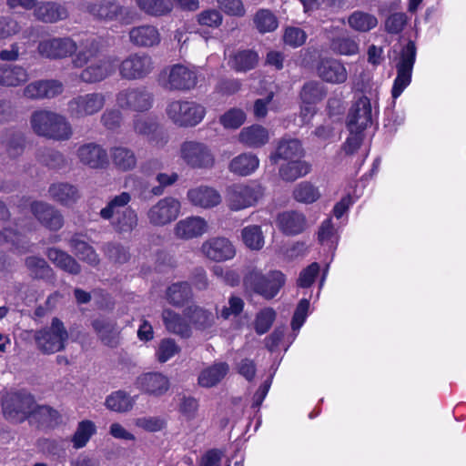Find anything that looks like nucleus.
I'll return each instance as SVG.
<instances>
[{
	"mask_svg": "<svg viewBox=\"0 0 466 466\" xmlns=\"http://www.w3.org/2000/svg\"><path fill=\"white\" fill-rule=\"evenodd\" d=\"M259 56L253 49H239L228 59V65L235 72L245 73L254 69L258 64Z\"/></svg>",
	"mask_w": 466,
	"mask_h": 466,
	"instance_id": "34",
	"label": "nucleus"
},
{
	"mask_svg": "<svg viewBox=\"0 0 466 466\" xmlns=\"http://www.w3.org/2000/svg\"><path fill=\"white\" fill-rule=\"evenodd\" d=\"M7 154L10 157H17L25 150V137L20 131H8L6 138L4 141Z\"/></svg>",
	"mask_w": 466,
	"mask_h": 466,
	"instance_id": "56",
	"label": "nucleus"
},
{
	"mask_svg": "<svg viewBox=\"0 0 466 466\" xmlns=\"http://www.w3.org/2000/svg\"><path fill=\"white\" fill-rule=\"evenodd\" d=\"M46 257L56 267L72 274L78 275L81 272L80 264L71 255L57 248H48L46 252Z\"/></svg>",
	"mask_w": 466,
	"mask_h": 466,
	"instance_id": "39",
	"label": "nucleus"
},
{
	"mask_svg": "<svg viewBox=\"0 0 466 466\" xmlns=\"http://www.w3.org/2000/svg\"><path fill=\"white\" fill-rule=\"evenodd\" d=\"M35 402V397L25 390L6 393L1 402L4 417L11 422L22 423L31 416Z\"/></svg>",
	"mask_w": 466,
	"mask_h": 466,
	"instance_id": "4",
	"label": "nucleus"
},
{
	"mask_svg": "<svg viewBox=\"0 0 466 466\" xmlns=\"http://www.w3.org/2000/svg\"><path fill=\"white\" fill-rule=\"evenodd\" d=\"M180 157L192 168L208 169L215 164V156L204 143L185 141L180 147Z\"/></svg>",
	"mask_w": 466,
	"mask_h": 466,
	"instance_id": "12",
	"label": "nucleus"
},
{
	"mask_svg": "<svg viewBox=\"0 0 466 466\" xmlns=\"http://www.w3.org/2000/svg\"><path fill=\"white\" fill-rule=\"evenodd\" d=\"M417 47L415 42L409 40L400 49L399 60L396 63L397 76L391 88L392 98H398L407 86H410L412 71L416 62Z\"/></svg>",
	"mask_w": 466,
	"mask_h": 466,
	"instance_id": "5",
	"label": "nucleus"
},
{
	"mask_svg": "<svg viewBox=\"0 0 466 466\" xmlns=\"http://www.w3.org/2000/svg\"><path fill=\"white\" fill-rule=\"evenodd\" d=\"M25 265L33 279H50L54 277L52 268L42 258L36 256L27 257L25 260Z\"/></svg>",
	"mask_w": 466,
	"mask_h": 466,
	"instance_id": "49",
	"label": "nucleus"
},
{
	"mask_svg": "<svg viewBox=\"0 0 466 466\" xmlns=\"http://www.w3.org/2000/svg\"><path fill=\"white\" fill-rule=\"evenodd\" d=\"M30 209L42 226L51 231H57L64 226V217L59 210L43 201H33Z\"/></svg>",
	"mask_w": 466,
	"mask_h": 466,
	"instance_id": "21",
	"label": "nucleus"
},
{
	"mask_svg": "<svg viewBox=\"0 0 466 466\" xmlns=\"http://www.w3.org/2000/svg\"><path fill=\"white\" fill-rule=\"evenodd\" d=\"M159 124L154 117H137L134 119V130L137 134L146 136L149 140H154L159 130Z\"/></svg>",
	"mask_w": 466,
	"mask_h": 466,
	"instance_id": "57",
	"label": "nucleus"
},
{
	"mask_svg": "<svg viewBox=\"0 0 466 466\" xmlns=\"http://www.w3.org/2000/svg\"><path fill=\"white\" fill-rule=\"evenodd\" d=\"M193 292L187 281H178L171 284L166 290L167 302L176 307L182 308L191 300Z\"/></svg>",
	"mask_w": 466,
	"mask_h": 466,
	"instance_id": "40",
	"label": "nucleus"
},
{
	"mask_svg": "<svg viewBox=\"0 0 466 466\" xmlns=\"http://www.w3.org/2000/svg\"><path fill=\"white\" fill-rule=\"evenodd\" d=\"M279 230L287 236H296L306 228V217L298 211H285L278 216Z\"/></svg>",
	"mask_w": 466,
	"mask_h": 466,
	"instance_id": "28",
	"label": "nucleus"
},
{
	"mask_svg": "<svg viewBox=\"0 0 466 466\" xmlns=\"http://www.w3.org/2000/svg\"><path fill=\"white\" fill-rule=\"evenodd\" d=\"M184 316L188 321L199 330H205L214 324V314L202 307L198 305H191L187 307L183 311Z\"/></svg>",
	"mask_w": 466,
	"mask_h": 466,
	"instance_id": "42",
	"label": "nucleus"
},
{
	"mask_svg": "<svg viewBox=\"0 0 466 466\" xmlns=\"http://www.w3.org/2000/svg\"><path fill=\"white\" fill-rule=\"evenodd\" d=\"M320 196L319 187L310 181H302L297 184L292 192L293 198L303 204H312L318 201Z\"/></svg>",
	"mask_w": 466,
	"mask_h": 466,
	"instance_id": "48",
	"label": "nucleus"
},
{
	"mask_svg": "<svg viewBox=\"0 0 466 466\" xmlns=\"http://www.w3.org/2000/svg\"><path fill=\"white\" fill-rule=\"evenodd\" d=\"M27 70L18 65H0V86L16 87L27 82Z\"/></svg>",
	"mask_w": 466,
	"mask_h": 466,
	"instance_id": "37",
	"label": "nucleus"
},
{
	"mask_svg": "<svg viewBox=\"0 0 466 466\" xmlns=\"http://www.w3.org/2000/svg\"><path fill=\"white\" fill-rule=\"evenodd\" d=\"M260 185L235 184L228 189V207L232 211H238L255 206L263 197Z\"/></svg>",
	"mask_w": 466,
	"mask_h": 466,
	"instance_id": "11",
	"label": "nucleus"
},
{
	"mask_svg": "<svg viewBox=\"0 0 466 466\" xmlns=\"http://www.w3.org/2000/svg\"><path fill=\"white\" fill-rule=\"evenodd\" d=\"M241 238L245 246L251 250H260L265 244L264 235L258 225L244 227L241 229Z\"/></svg>",
	"mask_w": 466,
	"mask_h": 466,
	"instance_id": "52",
	"label": "nucleus"
},
{
	"mask_svg": "<svg viewBox=\"0 0 466 466\" xmlns=\"http://www.w3.org/2000/svg\"><path fill=\"white\" fill-rule=\"evenodd\" d=\"M311 171V164L300 158L289 160L279 168L280 178L286 182H293L305 177Z\"/></svg>",
	"mask_w": 466,
	"mask_h": 466,
	"instance_id": "41",
	"label": "nucleus"
},
{
	"mask_svg": "<svg viewBox=\"0 0 466 466\" xmlns=\"http://www.w3.org/2000/svg\"><path fill=\"white\" fill-rule=\"evenodd\" d=\"M77 49V44L70 37H52L38 43L37 52L50 60L72 56Z\"/></svg>",
	"mask_w": 466,
	"mask_h": 466,
	"instance_id": "14",
	"label": "nucleus"
},
{
	"mask_svg": "<svg viewBox=\"0 0 466 466\" xmlns=\"http://www.w3.org/2000/svg\"><path fill=\"white\" fill-rule=\"evenodd\" d=\"M30 123L34 132L40 137L64 141L72 136V128L66 118L52 111H35Z\"/></svg>",
	"mask_w": 466,
	"mask_h": 466,
	"instance_id": "2",
	"label": "nucleus"
},
{
	"mask_svg": "<svg viewBox=\"0 0 466 466\" xmlns=\"http://www.w3.org/2000/svg\"><path fill=\"white\" fill-rule=\"evenodd\" d=\"M111 157L114 165L122 171L131 170L137 165L134 152L123 147L113 148Z\"/></svg>",
	"mask_w": 466,
	"mask_h": 466,
	"instance_id": "54",
	"label": "nucleus"
},
{
	"mask_svg": "<svg viewBox=\"0 0 466 466\" xmlns=\"http://www.w3.org/2000/svg\"><path fill=\"white\" fill-rule=\"evenodd\" d=\"M155 96L147 86H128L116 95V105L123 110L144 113L154 105Z\"/></svg>",
	"mask_w": 466,
	"mask_h": 466,
	"instance_id": "6",
	"label": "nucleus"
},
{
	"mask_svg": "<svg viewBox=\"0 0 466 466\" xmlns=\"http://www.w3.org/2000/svg\"><path fill=\"white\" fill-rule=\"evenodd\" d=\"M329 47L335 54L341 56H352L359 52V44L349 35L333 37Z\"/></svg>",
	"mask_w": 466,
	"mask_h": 466,
	"instance_id": "55",
	"label": "nucleus"
},
{
	"mask_svg": "<svg viewBox=\"0 0 466 466\" xmlns=\"http://www.w3.org/2000/svg\"><path fill=\"white\" fill-rule=\"evenodd\" d=\"M68 333L61 319H52L50 327L43 328L35 333V341L44 354H53L65 349Z\"/></svg>",
	"mask_w": 466,
	"mask_h": 466,
	"instance_id": "7",
	"label": "nucleus"
},
{
	"mask_svg": "<svg viewBox=\"0 0 466 466\" xmlns=\"http://www.w3.org/2000/svg\"><path fill=\"white\" fill-rule=\"evenodd\" d=\"M197 22L201 26L218 28L222 25L223 15L218 10L206 9L197 15Z\"/></svg>",
	"mask_w": 466,
	"mask_h": 466,
	"instance_id": "64",
	"label": "nucleus"
},
{
	"mask_svg": "<svg viewBox=\"0 0 466 466\" xmlns=\"http://www.w3.org/2000/svg\"><path fill=\"white\" fill-rule=\"evenodd\" d=\"M96 432V427L92 420H83L79 421L71 438L73 447L76 450L84 448Z\"/></svg>",
	"mask_w": 466,
	"mask_h": 466,
	"instance_id": "50",
	"label": "nucleus"
},
{
	"mask_svg": "<svg viewBox=\"0 0 466 466\" xmlns=\"http://www.w3.org/2000/svg\"><path fill=\"white\" fill-rule=\"evenodd\" d=\"M154 61L147 53L137 52L128 55L118 65V73L127 81L143 80L154 70Z\"/></svg>",
	"mask_w": 466,
	"mask_h": 466,
	"instance_id": "9",
	"label": "nucleus"
},
{
	"mask_svg": "<svg viewBox=\"0 0 466 466\" xmlns=\"http://www.w3.org/2000/svg\"><path fill=\"white\" fill-rule=\"evenodd\" d=\"M307 37L306 32L300 27L287 26L283 34V42L286 46L297 48L305 44Z\"/></svg>",
	"mask_w": 466,
	"mask_h": 466,
	"instance_id": "63",
	"label": "nucleus"
},
{
	"mask_svg": "<svg viewBox=\"0 0 466 466\" xmlns=\"http://www.w3.org/2000/svg\"><path fill=\"white\" fill-rule=\"evenodd\" d=\"M198 84V75L195 69L184 65L176 64L171 66L167 77L170 90L189 91Z\"/></svg>",
	"mask_w": 466,
	"mask_h": 466,
	"instance_id": "22",
	"label": "nucleus"
},
{
	"mask_svg": "<svg viewBox=\"0 0 466 466\" xmlns=\"http://www.w3.org/2000/svg\"><path fill=\"white\" fill-rule=\"evenodd\" d=\"M135 386L143 394L159 398L169 390L170 380L161 372H144L136 379Z\"/></svg>",
	"mask_w": 466,
	"mask_h": 466,
	"instance_id": "17",
	"label": "nucleus"
},
{
	"mask_svg": "<svg viewBox=\"0 0 466 466\" xmlns=\"http://www.w3.org/2000/svg\"><path fill=\"white\" fill-rule=\"evenodd\" d=\"M107 37L98 35H91L82 39L74 53L72 65L75 68H82L89 62L96 59L108 47Z\"/></svg>",
	"mask_w": 466,
	"mask_h": 466,
	"instance_id": "13",
	"label": "nucleus"
},
{
	"mask_svg": "<svg viewBox=\"0 0 466 466\" xmlns=\"http://www.w3.org/2000/svg\"><path fill=\"white\" fill-rule=\"evenodd\" d=\"M228 370L229 366L227 362H215L200 371L198 383L203 388H212L226 377Z\"/></svg>",
	"mask_w": 466,
	"mask_h": 466,
	"instance_id": "38",
	"label": "nucleus"
},
{
	"mask_svg": "<svg viewBox=\"0 0 466 466\" xmlns=\"http://www.w3.org/2000/svg\"><path fill=\"white\" fill-rule=\"evenodd\" d=\"M134 399L124 390H116L108 395L106 399V407L113 411L124 413L132 410L134 406Z\"/></svg>",
	"mask_w": 466,
	"mask_h": 466,
	"instance_id": "47",
	"label": "nucleus"
},
{
	"mask_svg": "<svg viewBox=\"0 0 466 466\" xmlns=\"http://www.w3.org/2000/svg\"><path fill=\"white\" fill-rule=\"evenodd\" d=\"M258 165L259 159L255 154L242 153L230 161L229 170L236 175L246 177L252 174Z\"/></svg>",
	"mask_w": 466,
	"mask_h": 466,
	"instance_id": "43",
	"label": "nucleus"
},
{
	"mask_svg": "<svg viewBox=\"0 0 466 466\" xmlns=\"http://www.w3.org/2000/svg\"><path fill=\"white\" fill-rule=\"evenodd\" d=\"M83 8L94 18L100 21L119 20L123 24H129L133 15L131 9L121 5L116 0L85 2Z\"/></svg>",
	"mask_w": 466,
	"mask_h": 466,
	"instance_id": "8",
	"label": "nucleus"
},
{
	"mask_svg": "<svg viewBox=\"0 0 466 466\" xmlns=\"http://www.w3.org/2000/svg\"><path fill=\"white\" fill-rule=\"evenodd\" d=\"M246 120V114L240 108H230L227 112H225L219 118L220 124L225 128L237 129Z\"/></svg>",
	"mask_w": 466,
	"mask_h": 466,
	"instance_id": "62",
	"label": "nucleus"
},
{
	"mask_svg": "<svg viewBox=\"0 0 466 466\" xmlns=\"http://www.w3.org/2000/svg\"><path fill=\"white\" fill-rule=\"evenodd\" d=\"M79 160L91 168H104L108 165L106 151L96 143L81 146L77 150Z\"/></svg>",
	"mask_w": 466,
	"mask_h": 466,
	"instance_id": "25",
	"label": "nucleus"
},
{
	"mask_svg": "<svg viewBox=\"0 0 466 466\" xmlns=\"http://www.w3.org/2000/svg\"><path fill=\"white\" fill-rule=\"evenodd\" d=\"M27 421L38 430H54L62 423V415L49 405H39L35 402V407Z\"/></svg>",
	"mask_w": 466,
	"mask_h": 466,
	"instance_id": "19",
	"label": "nucleus"
},
{
	"mask_svg": "<svg viewBox=\"0 0 466 466\" xmlns=\"http://www.w3.org/2000/svg\"><path fill=\"white\" fill-rule=\"evenodd\" d=\"M208 228L206 220L200 217H188L178 221L175 228L176 235L183 239H191L203 235Z\"/></svg>",
	"mask_w": 466,
	"mask_h": 466,
	"instance_id": "31",
	"label": "nucleus"
},
{
	"mask_svg": "<svg viewBox=\"0 0 466 466\" xmlns=\"http://www.w3.org/2000/svg\"><path fill=\"white\" fill-rule=\"evenodd\" d=\"M106 97L102 93L78 95L68 102L71 117L82 118L99 112L105 106Z\"/></svg>",
	"mask_w": 466,
	"mask_h": 466,
	"instance_id": "15",
	"label": "nucleus"
},
{
	"mask_svg": "<svg viewBox=\"0 0 466 466\" xmlns=\"http://www.w3.org/2000/svg\"><path fill=\"white\" fill-rule=\"evenodd\" d=\"M64 90L63 84L59 80L46 79L29 83L24 88V96L29 99L53 98Z\"/></svg>",
	"mask_w": 466,
	"mask_h": 466,
	"instance_id": "24",
	"label": "nucleus"
},
{
	"mask_svg": "<svg viewBox=\"0 0 466 466\" xmlns=\"http://www.w3.org/2000/svg\"><path fill=\"white\" fill-rule=\"evenodd\" d=\"M69 245L75 255L82 261L92 267L99 264L100 259L95 248L87 242L74 236L69 240Z\"/></svg>",
	"mask_w": 466,
	"mask_h": 466,
	"instance_id": "44",
	"label": "nucleus"
},
{
	"mask_svg": "<svg viewBox=\"0 0 466 466\" xmlns=\"http://www.w3.org/2000/svg\"><path fill=\"white\" fill-rule=\"evenodd\" d=\"M286 283V276L280 270L263 274L257 268L248 270L243 277V284L266 299H274Z\"/></svg>",
	"mask_w": 466,
	"mask_h": 466,
	"instance_id": "3",
	"label": "nucleus"
},
{
	"mask_svg": "<svg viewBox=\"0 0 466 466\" xmlns=\"http://www.w3.org/2000/svg\"><path fill=\"white\" fill-rule=\"evenodd\" d=\"M254 24L259 33L273 32L277 29L279 22L275 15L267 9L258 10L254 16Z\"/></svg>",
	"mask_w": 466,
	"mask_h": 466,
	"instance_id": "58",
	"label": "nucleus"
},
{
	"mask_svg": "<svg viewBox=\"0 0 466 466\" xmlns=\"http://www.w3.org/2000/svg\"><path fill=\"white\" fill-rule=\"evenodd\" d=\"M186 319L169 309L162 311V319L166 329L183 339H188L192 335L190 324Z\"/></svg>",
	"mask_w": 466,
	"mask_h": 466,
	"instance_id": "35",
	"label": "nucleus"
},
{
	"mask_svg": "<svg viewBox=\"0 0 466 466\" xmlns=\"http://www.w3.org/2000/svg\"><path fill=\"white\" fill-rule=\"evenodd\" d=\"M130 201L131 195L122 192L115 196L99 212L105 220H110L116 216L111 224L117 233L131 232L137 225V212L127 206Z\"/></svg>",
	"mask_w": 466,
	"mask_h": 466,
	"instance_id": "1",
	"label": "nucleus"
},
{
	"mask_svg": "<svg viewBox=\"0 0 466 466\" xmlns=\"http://www.w3.org/2000/svg\"><path fill=\"white\" fill-rule=\"evenodd\" d=\"M201 249L208 258L217 262L229 260L236 255L234 245L224 237H215L206 240Z\"/></svg>",
	"mask_w": 466,
	"mask_h": 466,
	"instance_id": "20",
	"label": "nucleus"
},
{
	"mask_svg": "<svg viewBox=\"0 0 466 466\" xmlns=\"http://www.w3.org/2000/svg\"><path fill=\"white\" fill-rule=\"evenodd\" d=\"M180 202L173 197H166L152 206L147 218L150 224L162 227L176 220L180 213Z\"/></svg>",
	"mask_w": 466,
	"mask_h": 466,
	"instance_id": "16",
	"label": "nucleus"
},
{
	"mask_svg": "<svg viewBox=\"0 0 466 466\" xmlns=\"http://www.w3.org/2000/svg\"><path fill=\"white\" fill-rule=\"evenodd\" d=\"M112 73L111 58L99 59L95 63L86 65L81 71L79 78L87 84L98 83L106 79Z\"/></svg>",
	"mask_w": 466,
	"mask_h": 466,
	"instance_id": "29",
	"label": "nucleus"
},
{
	"mask_svg": "<svg viewBox=\"0 0 466 466\" xmlns=\"http://www.w3.org/2000/svg\"><path fill=\"white\" fill-rule=\"evenodd\" d=\"M276 311L272 308H265L259 310L255 318L254 329L258 335L267 333L276 319Z\"/></svg>",
	"mask_w": 466,
	"mask_h": 466,
	"instance_id": "59",
	"label": "nucleus"
},
{
	"mask_svg": "<svg viewBox=\"0 0 466 466\" xmlns=\"http://www.w3.org/2000/svg\"><path fill=\"white\" fill-rule=\"evenodd\" d=\"M129 38L133 45L141 47H151L160 43V34L154 25H140L129 32Z\"/></svg>",
	"mask_w": 466,
	"mask_h": 466,
	"instance_id": "36",
	"label": "nucleus"
},
{
	"mask_svg": "<svg viewBox=\"0 0 466 466\" xmlns=\"http://www.w3.org/2000/svg\"><path fill=\"white\" fill-rule=\"evenodd\" d=\"M303 156L304 149L299 139L282 138L278 142L275 151L270 154L269 159L272 164H278L279 160L289 161Z\"/></svg>",
	"mask_w": 466,
	"mask_h": 466,
	"instance_id": "26",
	"label": "nucleus"
},
{
	"mask_svg": "<svg viewBox=\"0 0 466 466\" xmlns=\"http://www.w3.org/2000/svg\"><path fill=\"white\" fill-rule=\"evenodd\" d=\"M316 73L324 82L339 85L348 79V72L344 64L333 57H320L316 65Z\"/></svg>",
	"mask_w": 466,
	"mask_h": 466,
	"instance_id": "18",
	"label": "nucleus"
},
{
	"mask_svg": "<svg viewBox=\"0 0 466 466\" xmlns=\"http://www.w3.org/2000/svg\"><path fill=\"white\" fill-rule=\"evenodd\" d=\"M372 109L370 100L366 96H360L351 106L347 127H354L365 130L372 123Z\"/></svg>",
	"mask_w": 466,
	"mask_h": 466,
	"instance_id": "23",
	"label": "nucleus"
},
{
	"mask_svg": "<svg viewBox=\"0 0 466 466\" xmlns=\"http://www.w3.org/2000/svg\"><path fill=\"white\" fill-rule=\"evenodd\" d=\"M187 198L196 207L211 208L221 202L219 193L209 187L200 186L187 191Z\"/></svg>",
	"mask_w": 466,
	"mask_h": 466,
	"instance_id": "30",
	"label": "nucleus"
},
{
	"mask_svg": "<svg viewBox=\"0 0 466 466\" xmlns=\"http://www.w3.org/2000/svg\"><path fill=\"white\" fill-rule=\"evenodd\" d=\"M34 15L43 23H56L68 17L67 9L61 4L56 2H44L36 5Z\"/></svg>",
	"mask_w": 466,
	"mask_h": 466,
	"instance_id": "32",
	"label": "nucleus"
},
{
	"mask_svg": "<svg viewBox=\"0 0 466 466\" xmlns=\"http://www.w3.org/2000/svg\"><path fill=\"white\" fill-rule=\"evenodd\" d=\"M105 254L114 263L124 264L130 259L128 248L120 243H107L105 248Z\"/></svg>",
	"mask_w": 466,
	"mask_h": 466,
	"instance_id": "61",
	"label": "nucleus"
},
{
	"mask_svg": "<svg viewBox=\"0 0 466 466\" xmlns=\"http://www.w3.org/2000/svg\"><path fill=\"white\" fill-rule=\"evenodd\" d=\"M349 25L358 32H369L378 25V19L374 15L354 11L348 18Z\"/></svg>",
	"mask_w": 466,
	"mask_h": 466,
	"instance_id": "51",
	"label": "nucleus"
},
{
	"mask_svg": "<svg viewBox=\"0 0 466 466\" xmlns=\"http://www.w3.org/2000/svg\"><path fill=\"white\" fill-rule=\"evenodd\" d=\"M181 349L174 339L165 338L160 340L156 350V358L158 362L165 363L180 352Z\"/></svg>",
	"mask_w": 466,
	"mask_h": 466,
	"instance_id": "60",
	"label": "nucleus"
},
{
	"mask_svg": "<svg viewBox=\"0 0 466 466\" xmlns=\"http://www.w3.org/2000/svg\"><path fill=\"white\" fill-rule=\"evenodd\" d=\"M168 117L179 127H195L206 115L203 106L194 101H173L167 107Z\"/></svg>",
	"mask_w": 466,
	"mask_h": 466,
	"instance_id": "10",
	"label": "nucleus"
},
{
	"mask_svg": "<svg viewBox=\"0 0 466 466\" xmlns=\"http://www.w3.org/2000/svg\"><path fill=\"white\" fill-rule=\"evenodd\" d=\"M326 90L317 81L306 82L299 93L303 104L317 105L326 96Z\"/></svg>",
	"mask_w": 466,
	"mask_h": 466,
	"instance_id": "53",
	"label": "nucleus"
},
{
	"mask_svg": "<svg viewBox=\"0 0 466 466\" xmlns=\"http://www.w3.org/2000/svg\"><path fill=\"white\" fill-rule=\"evenodd\" d=\"M48 192L55 201L65 206L75 203L79 198L77 188L69 183L52 184Z\"/></svg>",
	"mask_w": 466,
	"mask_h": 466,
	"instance_id": "45",
	"label": "nucleus"
},
{
	"mask_svg": "<svg viewBox=\"0 0 466 466\" xmlns=\"http://www.w3.org/2000/svg\"><path fill=\"white\" fill-rule=\"evenodd\" d=\"M268 139V129L258 124L244 127L238 135L239 142L251 148H259L265 146Z\"/></svg>",
	"mask_w": 466,
	"mask_h": 466,
	"instance_id": "33",
	"label": "nucleus"
},
{
	"mask_svg": "<svg viewBox=\"0 0 466 466\" xmlns=\"http://www.w3.org/2000/svg\"><path fill=\"white\" fill-rule=\"evenodd\" d=\"M91 326L104 345L109 348L117 347L119 343V331L115 320L100 317L93 319Z\"/></svg>",
	"mask_w": 466,
	"mask_h": 466,
	"instance_id": "27",
	"label": "nucleus"
},
{
	"mask_svg": "<svg viewBox=\"0 0 466 466\" xmlns=\"http://www.w3.org/2000/svg\"><path fill=\"white\" fill-rule=\"evenodd\" d=\"M136 4L141 12L155 17L167 15L173 9L172 0H136Z\"/></svg>",
	"mask_w": 466,
	"mask_h": 466,
	"instance_id": "46",
	"label": "nucleus"
}]
</instances>
